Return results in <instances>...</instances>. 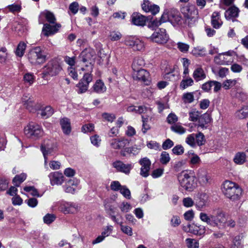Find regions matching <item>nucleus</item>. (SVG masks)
Masks as SVG:
<instances>
[{
    "label": "nucleus",
    "instance_id": "f257e3e1",
    "mask_svg": "<svg viewBox=\"0 0 248 248\" xmlns=\"http://www.w3.org/2000/svg\"><path fill=\"white\" fill-rule=\"evenodd\" d=\"M200 219L208 225L220 228L224 225L227 221V216L222 209L214 210L211 214L201 212L199 216Z\"/></svg>",
    "mask_w": 248,
    "mask_h": 248
},
{
    "label": "nucleus",
    "instance_id": "f03ea898",
    "mask_svg": "<svg viewBox=\"0 0 248 248\" xmlns=\"http://www.w3.org/2000/svg\"><path fill=\"white\" fill-rule=\"evenodd\" d=\"M22 102L24 105L31 112L37 111V114L40 115L42 118L47 119L53 113L54 110L51 107L48 106L38 109L39 105H35L33 100L30 97L24 96L22 97Z\"/></svg>",
    "mask_w": 248,
    "mask_h": 248
},
{
    "label": "nucleus",
    "instance_id": "7ed1b4c3",
    "mask_svg": "<svg viewBox=\"0 0 248 248\" xmlns=\"http://www.w3.org/2000/svg\"><path fill=\"white\" fill-rule=\"evenodd\" d=\"M42 16L45 17L49 24H45L42 30L44 35L46 36L54 34L58 31L61 28L60 24L55 23L56 18L54 14L47 11H44L41 13Z\"/></svg>",
    "mask_w": 248,
    "mask_h": 248
},
{
    "label": "nucleus",
    "instance_id": "20e7f679",
    "mask_svg": "<svg viewBox=\"0 0 248 248\" xmlns=\"http://www.w3.org/2000/svg\"><path fill=\"white\" fill-rule=\"evenodd\" d=\"M180 189L188 192L193 191L197 186L196 177L190 173L183 172L178 175Z\"/></svg>",
    "mask_w": 248,
    "mask_h": 248
},
{
    "label": "nucleus",
    "instance_id": "39448f33",
    "mask_svg": "<svg viewBox=\"0 0 248 248\" xmlns=\"http://www.w3.org/2000/svg\"><path fill=\"white\" fill-rule=\"evenodd\" d=\"M222 192L227 198L232 201H236L239 199L242 193V189L235 183L226 181L222 186Z\"/></svg>",
    "mask_w": 248,
    "mask_h": 248
},
{
    "label": "nucleus",
    "instance_id": "423d86ee",
    "mask_svg": "<svg viewBox=\"0 0 248 248\" xmlns=\"http://www.w3.org/2000/svg\"><path fill=\"white\" fill-rule=\"evenodd\" d=\"M181 12L189 26L192 27L195 24L198 18V11L194 5L184 6L181 8Z\"/></svg>",
    "mask_w": 248,
    "mask_h": 248
},
{
    "label": "nucleus",
    "instance_id": "0eeeda50",
    "mask_svg": "<svg viewBox=\"0 0 248 248\" xmlns=\"http://www.w3.org/2000/svg\"><path fill=\"white\" fill-rule=\"evenodd\" d=\"M46 55L39 46L31 48L28 54V59L29 62L34 65L45 62L46 61Z\"/></svg>",
    "mask_w": 248,
    "mask_h": 248
},
{
    "label": "nucleus",
    "instance_id": "6e6552de",
    "mask_svg": "<svg viewBox=\"0 0 248 248\" xmlns=\"http://www.w3.org/2000/svg\"><path fill=\"white\" fill-rule=\"evenodd\" d=\"M62 70L60 62L56 59L49 61L42 69L43 78L47 76H55L57 75Z\"/></svg>",
    "mask_w": 248,
    "mask_h": 248
},
{
    "label": "nucleus",
    "instance_id": "1a4fd4ad",
    "mask_svg": "<svg viewBox=\"0 0 248 248\" xmlns=\"http://www.w3.org/2000/svg\"><path fill=\"white\" fill-rule=\"evenodd\" d=\"M96 58L95 52L91 48H87L84 49L79 56L80 61L83 63H87L86 67L89 68V70H93V64Z\"/></svg>",
    "mask_w": 248,
    "mask_h": 248
},
{
    "label": "nucleus",
    "instance_id": "9d476101",
    "mask_svg": "<svg viewBox=\"0 0 248 248\" xmlns=\"http://www.w3.org/2000/svg\"><path fill=\"white\" fill-rule=\"evenodd\" d=\"M24 133L29 138L38 139L43 136V130L39 124L31 122L25 127Z\"/></svg>",
    "mask_w": 248,
    "mask_h": 248
},
{
    "label": "nucleus",
    "instance_id": "9b49d317",
    "mask_svg": "<svg viewBox=\"0 0 248 248\" xmlns=\"http://www.w3.org/2000/svg\"><path fill=\"white\" fill-rule=\"evenodd\" d=\"M53 208L54 210L58 209L65 214H74L78 210V206L77 204L63 201L56 202Z\"/></svg>",
    "mask_w": 248,
    "mask_h": 248
},
{
    "label": "nucleus",
    "instance_id": "f8f14e48",
    "mask_svg": "<svg viewBox=\"0 0 248 248\" xmlns=\"http://www.w3.org/2000/svg\"><path fill=\"white\" fill-rule=\"evenodd\" d=\"M185 141L187 144L192 148H195L197 146H201L206 142L204 135L200 132L197 134H191L187 136Z\"/></svg>",
    "mask_w": 248,
    "mask_h": 248
},
{
    "label": "nucleus",
    "instance_id": "ddd939ff",
    "mask_svg": "<svg viewBox=\"0 0 248 248\" xmlns=\"http://www.w3.org/2000/svg\"><path fill=\"white\" fill-rule=\"evenodd\" d=\"M148 38L153 42L158 44H164L168 41L169 36L165 29L159 28L155 30Z\"/></svg>",
    "mask_w": 248,
    "mask_h": 248
},
{
    "label": "nucleus",
    "instance_id": "4468645a",
    "mask_svg": "<svg viewBox=\"0 0 248 248\" xmlns=\"http://www.w3.org/2000/svg\"><path fill=\"white\" fill-rule=\"evenodd\" d=\"M124 44L135 51H141L144 48V42L136 37H127L125 39Z\"/></svg>",
    "mask_w": 248,
    "mask_h": 248
},
{
    "label": "nucleus",
    "instance_id": "2eb2a0df",
    "mask_svg": "<svg viewBox=\"0 0 248 248\" xmlns=\"http://www.w3.org/2000/svg\"><path fill=\"white\" fill-rule=\"evenodd\" d=\"M196 175L198 180L202 186H207L211 184V177L204 168L199 169L197 171Z\"/></svg>",
    "mask_w": 248,
    "mask_h": 248
},
{
    "label": "nucleus",
    "instance_id": "dca6fc26",
    "mask_svg": "<svg viewBox=\"0 0 248 248\" xmlns=\"http://www.w3.org/2000/svg\"><path fill=\"white\" fill-rule=\"evenodd\" d=\"M41 150L45 158V165L47 163V156L48 155H53L56 151V147L52 144V143L49 140H46L41 146Z\"/></svg>",
    "mask_w": 248,
    "mask_h": 248
},
{
    "label": "nucleus",
    "instance_id": "f3484780",
    "mask_svg": "<svg viewBox=\"0 0 248 248\" xmlns=\"http://www.w3.org/2000/svg\"><path fill=\"white\" fill-rule=\"evenodd\" d=\"M133 77L137 80L143 82L146 85H148L150 82V74L144 69L134 71Z\"/></svg>",
    "mask_w": 248,
    "mask_h": 248
},
{
    "label": "nucleus",
    "instance_id": "a211bd4d",
    "mask_svg": "<svg viewBox=\"0 0 248 248\" xmlns=\"http://www.w3.org/2000/svg\"><path fill=\"white\" fill-rule=\"evenodd\" d=\"M141 166L140 175L143 177H147L149 175V170L151 165V162L147 157L140 159L139 161Z\"/></svg>",
    "mask_w": 248,
    "mask_h": 248
},
{
    "label": "nucleus",
    "instance_id": "6ab92c4d",
    "mask_svg": "<svg viewBox=\"0 0 248 248\" xmlns=\"http://www.w3.org/2000/svg\"><path fill=\"white\" fill-rule=\"evenodd\" d=\"M112 166L118 171L123 172L126 175H128L133 168V165L132 164H124L123 162L119 160L114 162Z\"/></svg>",
    "mask_w": 248,
    "mask_h": 248
},
{
    "label": "nucleus",
    "instance_id": "aec40b11",
    "mask_svg": "<svg viewBox=\"0 0 248 248\" xmlns=\"http://www.w3.org/2000/svg\"><path fill=\"white\" fill-rule=\"evenodd\" d=\"M130 140L125 138L112 139L110 142L111 147L114 149L124 150L129 145Z\"/></svg>",
    "mask_w": 248,
    "mask_h": 248
},
{
    "label": "nucleus",
    "instance_id": "412c9836",
    "mask_svg": "<svg viewBox=\"0 0 248 248\" xmlns=\"http://www.w3.org/2000/svg\"><path fill=\"white\" fill-rule=\"evenodd\" d=\"M79 183L77 179H70L65 182L62 187L65 192L74 194L78 189Z\"/></svg>",
    "mask_w": 248,
    "mask_h": 248
},
{
    "label": "nucleus",
    "instance_id": "4be33fe9",
    "mask_svg": "<svg viewBox=\"0 0 248 248\" xmlns=\"http://www.w3.org/2000/svg\"><path fill=\"white\" fill-rule=\"evenodd\" d=\"M48 177L52 186L61 185L64 181L63 174L58 171L51 172L48 175Z\"/></svg>",
    "mask_w": 248,
    "mask_h": 248
},
{
    "label": "nucleus",
    "instance_id": "5701e85b",
    "mask_svg": "<svg viewBox=\"0 0 248 248\" xmlns=\"http://www.w3.org/2000/svg\"><path fill=\"white\" fill-rule=\"evenodd\" d=\"M147 21V18L140 13H134L131 16V22L136 26H144Z\"/></svg>",
    "mask_w": 248,
    "mask_h": 248
},
{
    "label": "nucleus",
    "instance_id": "b1692460",
    "mask_svg": "<svg viewBox=\"0 0 248 248\" xmlns=\"http://www.w3.org/2000/svg\"><path fill=\"white\" fill-rule=\"evenodd\" d=\"M142 10L146 13L150 12L155 15L159 12V7L155 4H152L149 1H144L141 5Z\"/></svg>",
    "mask_w": 248,
    "mask_h": 248
},
{
    "label": "nucleus",
    "instance_id": "393cba45",
    "mask_svg": "<svg viewBox=\"0 0 248 248\" xmlns=\"http://www.w3.org/2000/svg\"><path fill=\"white\" fill-rule=\"evenodd\" d=\"M239 12V8L235 5H233L226 10L224 16L227 20L233 21L234 18L238 16Z\"/></svg>",
    "mask_w": 248,
    "mask_h": 248
},
{
    "label": "nucleus",
    "instance_id": "a878e982",
    "mask_svg": "<svg viewBox=\"0 0 248 248\" xmlns=\"http://www.w3.org/2000/svg\"><path fill=\"white\" fill-rule=\"evenodd\" d=\"M188 230H185L197 235H202L205 232V228L202 225L192 224L187 226Z\"/></svg>",
    "mask_w": 248,
    "mask_h": 248
},
{
    "label": "nucleus",
    "instance_id": "bb28decb",
    "mask_svg": "<svg viewBox=\"0 0 248 248\" xmlns=\"http://www.w3.org/2000/svg\"><path fill=\"white\" fill-rule=\"evenodd\" d=\"M208 201V196L206 193H202L200 195L199 199L196 201L195 206L200 211L205 207Z\"/></svg>",
    "mask_w": 248,
    "mask_h": 248
},
{
    "label": "nucleus",
    "instance_id": "cd10ccee",
    "mask_svg": "<svg viewBox=\"0 0 248 248\" xmlns=\"http://www.w3.org/2000/svg\"><path fill=\"white\" fill-rule=\"evenodd\" d=\"M192 76L195 80L197 82L203 80L206 78V75L205 72L200 66L195 68Z\"/></svg>",
    "mask_w": 248,
    "mask_h": 248
},
{
    "label": "nucleus",
    "instance_id": "c85d7f7f",
    "mask_svg": "<svg viewBox=\"0 0 248 248\" xmlns=\"http://www.w3.org/2000/svg\"><path fill=\"white\" fill-rule=\"evenodd\" d=\"M247 155L246 153L239 152L236 153L233 158L234 163L238 165L244 164L246 161Z\"/></svg>",
    "mask_w": 248,
    "mask_h": 248
},
{
    "label": "nucleus",
    "instance_id": "c756f323",
    "mask_svg": "<svg viewBox=\"0 0 248 248\" xmlns=\"http://www.w3.org/2000/svg\"><path fill=\"white\" fill-rule=\"evenodd\" d=\"M211 23L213 27L217 29L219 28L222 25V22L218 12H215L212 14Z\"/></svg>",
    "mask_w": 248,
    "mask_h": 248
},
{
    "label": "nucleus",
    "instance_id": "7c9ffc66",
    "mask_svg": "<svg viewBox=\"0 0 248 248\" xmlns=\"http://www.w3.org/2000/svg\"><path fill=\"white\" fill-rule=\"evenodd\" d=\"M93 91L97 93H102L106 91L107 88L104 82L100 79L97 80L93 86Z\"/></svg>",
    "mask_w": 248,
    "mask_h": 248
},
{
    "label": "nucleus",
    "instance_id": "2f4dec72",
    "mask_svg": "<svg viewBox=\"0 0 248 248\" xmlns=\"http://www.w3.org/2000/svg\"><path fill=\"white\" fill-rule=\"evenodd\" d=\"M60 124L63 132L66 135L69 134L71 131L69 120L67 118H63L61 120Z\"/></svg>",
    "mask_w": 248,
    "mask_h": 248
},
{
    "label": "nucleus",
    "instance_id": "473e14b6",
    "mask_svg": "<svg viewBox=\"0 0 248 248\" xmlns=\"http://www.w3.org/2000/svg\"><path fill=\"white\" fill-rule=\"evenodd\" d=\"M235 116L239 119H243L248 117V106H243L235 113Z\"/></svg>",
    "mask_w": 248,
    "mask_h": 248
},
{
    "label": "nucleus",
    "instance_id": "72a5a7b5",
    "mask_svg": "<svg viewBox=\"0 0 248 248\" xmlns=\"http://www.w3.org/2000/svg\"><path fill=\"white\" fill-rule=\"evenodd\" d=\"M140 149L137 147L133 146L131 148H125L124 150H122L121 155L123 156H125L128 155L132 154L133 155H137L140 152Z\"/></svg>",
    "mask_w": 248,
    "mask_h": 248
},
{
    "label": "nucleus",
    "instance_id": "f704fd0d",
    "mask_svg": "<svg viewBox=\"0 0 248 248\" xmlns=\"http://www.w3.org/2000/svg\"><path fill=\"white\" fill-rule=\"evenodd\" d=\"M81 70L82 71L87 70L88 72L84 74L83 78L80 80L89 85V83L93 80V75L91 74L93 70H89V68L86 69L84 67L81 68Z\"/></svg>",
    "mask_w": 248,
    "mask_h": 248
},
{
    "label": "nucleus",
    "instance_id": "c9c22d12",
    "mask_svg": "<svg viewBox=\"0 0 248 248\" xmlns=\"http://www.w3.org/2000/svg\"><path fill=\"white\" fill-rule=\"evenodd\" d=\"M170 129L172 131L179 135L184 134L186 132V129L179 123L171 125Z\"/></svg>",
    "mask_w": 248,
    "mask_h": 248
},
{
    "label": "nucleus",
    "instance_id": "e433bc0d",
    "mask_svg": "<svg viewBox=\"0 0 248 248\" xmlns=\"http://www.w3.org/2000/svg\"><path fill=\"white\" fill-rule=\"evenodd\" d=\"M27 177V174L22 173L19 175H16L13 179V182L16 186H19L24 182Z\"/></svg>",
    "mask_w": 248,
    "mask_h": 248
},
{
    "label": "nucleus",
    "instance_id": "4c0bfd02",
    "mask_svg": "<svg viewBox=\"0 0 248 248\" xmlns=\"http://www.w3.org/2000/svg\"><path fill=\"white\" fill-rule=\"evenodd\" d=\"M206 53V49L201 46H197L192 50V54L196 57H203Z\"/></svg>",
    "mask_w": 248,
    "mask_h": 248
},
{
    "label": "nucleus",
    "instance_id": "58836bf2",
    "mask_svg": "<svg viewBox=\"0 0 248 248\" xmlns=\"http://www.w3.org/2000/svg\"><path fill=\"white\" fill-rule=\"evenodd\" d=\"M144 62L142 58H136L134 59L132 63V69L134 71H137L140 69H142L141 67L144 65Z\"/></svg>",
    "mask_w": 248,
    "mask_h": 248
},
{
    "label": "nucleus",
    "instance_id": "ea45409f",
    "mask_svg": "<svg viewBox=\"0 0 248 248\" xmlns=\"http://www.w3.org/2000/svg\"><path fill=\"white\" fill-rule=\"evenodd\" d=\"M111 213H110V217L111 219L115 223L118 224H119L120 226L123 224V220L124 218L120 214L117 215V217L114 215V212L112 209H110Z\"/></svg>",
    "mask_w": 248,
    "mask_h": 248
},
{
    "label": "nucleus",
    "instance_id": "a19ab883",
    "mask_svg": "<svg viewBox=\"0 0 248 248\" xmlns=\"http://www.w3.org/2000/svg\"><path fill=\"white\" fill-rule=\"evenodd\" d=\"M194 83L193 80L190 77L184 78L181 82L180 87L182 89H185L186 88L192 86Z\"/></svg>",
    "mask_w": 248,
    "mask_h": 248
},
{
    "label": "nucleus",
    "instance_id": "79ce46f5",
    "mask_svg": "<svg viewBox=\"0 0 248 248\" xmlns=\"http://www.w3.org/2000/svg\"><path fill=\"white\" fill-rule=\"evenodd\" d=\"M76 87L78 89V93H83L88 90L89 84L80 80L78 83L77 84Z\"/></svg>",
    "mask_w": 248,
    "mask_h": 248
},
{
    "label": "nucleus",
    "instance_id": "37998d69",
    "mask_svg": "<svg viewBox=\"0 0 248 248\" xmlns=\"http://www.w3.org/2000/svg\"><path fill=\"white\" fill-rule=\"evenodd\" d=\"M26 47V45L24 42H20L16 49V56L21 57L24 54L25 50Z\"/></svg>",
    "mask_w": 248,
    "mask_h": 248
},
{
    "label": "nucleus",
    "instance_id": "c03bdc74",
    "mask_svg": "<svg viewBox=\"0 0 248 248\" xmlns=\"http://www.w3.org/2000/svg\"><path fill=\"white\" fill-rule=\"evenodd\" d=\"M186 243L187 248H199V247L198 241L195 239L186 238Z\"/></svg>",
    "mask_w": 248,
    "mask_h": 248
},
{
    "label": "nucleus",
    "instance_id": "a18cd8bd",
    "mask_svg": "<svg viewBox=\"0 0 248 248\" xmlns=\"http://www.w3.org/2000/svg\"><path fill=\"white\" fill-rule=\"evenodd\" d=\"M7 9L11 12L14 13H18L20 12L21 10V5L20 3H14L11 5H9L7 7Z\"/></svg>",
    "mask_w": 248,
    "mask_h": 248
},
{
    "label": "nucleus",
    "instance_id": "49530a36",
    "mask_svg": "<svg viewBox=\"0 0 248 248\" xmlns=\"http://www.w3.org/2000/svg\"><path fill=\"white\" fill-rule=\"evenodd\" d=\"M170 160L169 153L166 152H162L160 155V161L161 164L166 165Z\"/></svg>",
    "mask_w": 248,
    "mask_h": 248
},
{
    "label": "nucleus",
    "instance_id": "de8ad7c7",
    "mask_svg": "<svg viewBox=\"0 0 248 248\" xmlns=\"http://www.w3.org/2000/svg\"><path fill=\"white\" fill-rule=\"evenodd\" d=\"M236 83V79H227L223 82L222 86L225 90H228L235 86Z\"/></svg>",
    "mask_w": 248,
    "mask_h": 248
},
{
    "label": "nucleus",
    "instance_id": "09e8293b",
    "mask_svg": "<svg viewBox=\"0 0 248 248\" xmlns=\"http://www.w3.org/2000/svg\"><path fill=\"white\" fill-rule=\"evenodd\" d=\"M23 79L26 83H28L29 85H31L34 81V77L32 74L27 73L24 75Z\"/></svg>",
    "mask_w": 248,
    "mask_h": 248
},
{
    "label": "nucleus",
    "instance_id": "8fccbe9b",
    "mask_svg": "<svg viewBox=\"0 0 248 248\" xmlns=\"http://www.w3.org/2000/svg\"><path fill=\"white\" fill-rule=\"evenodd\" d=\"M24 190L27 192H30L32 196H37L38 197L41 196V195H40L39 194L36 188H35V187L33 186H25L24 187Z\"/></svg>",
    "mask_w": 248,
    "mask_h": 248
},
{
    "label": "nucleus",
    "instance_id": "3c124183",
    "mask_svg": "<svg viewBox=\"0 0 248 248\" xmlns=\"http://www.w3.org/2000/svg\"><path fill=\"white\" fill-rule=\"evenodd\" d=\"M122 37L121 33L119 31H111L109 35V38L112 41H117L119 40Z\"/></svg>",
    "mask_w": 248,
    "mask_h": 248
},
{
    "label": "nucleus",
    "instance_id": "603ef678",
    "mask_svg": "<svg viewBox=\"0 0 248 248\" xmlns=\"http://www.w3.org/2000/svg\"><path fill=\"white\" fill-rule=\"evenodd\" d=\"M169 21L171 23L174 22L178 23L181 20V17L178 16L177 14L172 13V12L169 11Z\"/></svg>",
    "mask_w": 248,
    "mask_h": 248
},
{
    "label": "nucleus",
    "instance_id": "864d4df0",
    "mask_svg": "<svg viewBox=\"0 0 248 248\" xmlns=\"http://www.w3.org/2000/svg\"><path fill=\"white\" fill-rule=\"evenodd\" d=\"M214 62L216 63L219 65H225L227 64L222 53L219 54L218 55L215 57Z\"/></svg>",
    "mask_w": 248,
    "mask_h": 248
},
{
    "label": "nucleus",
    "instance_id": "5fc2aeb1",
    "mask_svg": "<svg viewBox=\"0 0 248 248\" xmlns=\"http://www.w3.org/2000/svg\"><path fill=\"white\" fill-rule=\"evenodd\" d=\"M120 192L126 199H131V196L130 191L125 186H123L120 190Z\"/></svg>",
    "mask_w": 248,
    "mask_h": 248
},
{
    "label": "nucleus",
    "instance_id": "6e6d98bb",
    "mask_svg": "<svg viewBox=\"0 0 248 248\" xmlns=\"http://www.w3.org/2000/svg\"><path fill=\"white\" fill-rule=\"evenodd\" d=\"M119 208L121 211L124 213H126L129 212L131 209V205L126 202H123L119 206Z\"/></svg>",
    "mask_w": 248,
    "mask_h": 248
},
{
    "label": "nucleus",
    "instance_id": "4d7b16f0",
    "mask_svg": "<svg viewBox=\"0 0 248 248\" xmlns=\"http://www.w3.org/2000/svg\"><path fill=\"white\" fill-rule=\"evenodd\" d=\"M183 98L185 103H191L193 102L194 95L193 93H187L184 94Z\"/></svg>",
    "mask_w": 248,
    "mask_h": 248
},
{
    "label": "nucleus",
    "instance_id": "13d9d810",
    "mask_svg": "<svg viewBox=\"0 0 248 248\" xmlns=\"http://www.w3.org/2000/svg\"><path fill=\"white\" fill-rule=\"evenodd\" d=\"M164 171V169L158 168L153 170L151 175L153 178H157L163 175Z\"/></svg>",
    "mask_w": 248,
    "mask_h": 248
},
{
    "label": "nucleus",
    "instance_id": "bf43d9fd",
    "mask_svg": "<svg viewBox=\"0 0 248 248\" xmlns=\"http://www.w3.org/2000/svg\"><path fill=\"white\" fill-rule=\"evenodd\" d=\"M148 148L155 150H160V146L158 143L155 141H150L147 142Z\"/></svg>",
    "mask_w": 248,
    "mask_h": 248
},
{
    "label": "nucleus",
    "instance_id": "052dcab7",
    "mask_svg": "<svg viewBox=\"0 0 248 248\" xmlns=\"http://www.w3.org/2000/svg\"><path fill=\"white\" fill-rule=\"evenodd\" d=\"M199 118V113L195 110L189 112V120L192 122L197 121Z\"/></svg>",
    "mask_w": 248,
    "mask_h": 248
},
{
    "label": "nucleus",
    "instance_id": "680f3d73",
    "mask_svg": "<svg viewBox=\"0 0 248 248\" xmlns=\"http://www.w3.org/2000/svg\"><path fill=\"white\" fill-rule=\"evenodd\" d=\"M7 53L5 47H1L0 49V62H5L7 59Z\"/></svg>",
    "mask_w": 248,
    "mask_h": 248
},
{
    "label": "nucleus",
    "instance_id": "e2e57ef3",
    "mask_svg": "<svg viewBox=\"0 0 248 248\" xmlns=\"http://www.w3.org/2000/svg\"><path fill=\"white\" fill-rule=\"evenodd\" d=\"M177 47L180 51L186 53L188 51L189 46L184 43L178 42L177 43Z\"/></svg>",
    "mask_w": 248,
    "mask_h": 248
},
{
    "label": "nucleus",
    "instance_id": "0e129e2a",
    "mask_svg": "<svg viewBox=\"0 0 248 248\" xmlns=\"http://www.w3.org/2000/svg\"><path fill=\"white\" fill-rule=\"evenodd\" d=\"M56 218V217L53 214H47L44 217V221L47 224H49L53 222Z\"/></svg>",
    "mask_w": 248,
    "mask_h": 248
},
{
    "label": "nucleus",
    "instance_id": "69168bd1",
    "mask_svg": "<svg viewBox=\"0 0 248 248\" xmlns=\"http://www.w3.org/2000/svg\"><path fill=\"white\" fill-rule=\"evenodd\" d=\"M110 186L111 190L117 191L120 190L123 186L120 184L119 181H114L111 183Z\"/></svg>",
    "mask_w": 248,
    "mask_h": 248
},
{
    "label": "nucleus",
    "instance_id": "338daca9",
    "mask_svg": "<svg viewBox=\"0 0 248 248\" xmlns=\"http://www.w3.org/2000/svg\"><path fill=\"white\" fill-rule=\"evenodd\" d=\"M183 203L186 207H190L194 204V201L190 197L185 198L183 200Z\"/></svg>",
    "mask_w": 248,
    "mask_h": 248
},
{
    "label": "nucleus",
    "instance_id": "774afa93",
    "mask_svg": "<svg viewBox=\"0 0 248 248\" xmlns=\"http://www.w3.org/2000/svg\"><path fill=\"white\" fill-rule=\"evenodd\" d=\"M173 153L176 155H181L184 152V148L181 145L175 146L172 150Z\"/></svg>",
    "mask_w": 248,
    "mask_h": 248
}]
</instances>
